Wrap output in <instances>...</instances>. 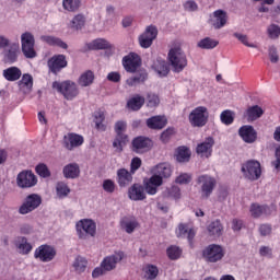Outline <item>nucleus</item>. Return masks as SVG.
<instances>
[{"label": "nucleus", "instance_id": "obj_58", "mask_svg": "<svg viewBox=\"0 0 280 280\" xmlns=\"http://www.w3.org/2000/svg\"><path fill=\"white\" fill-rule=\"evenodd\" d=\"M167 197L178 200L180 198V188L178 186H172L167 189Z\"/></svg>", "mask_w": 280, "mask_h": 280}, {"label": "nucleus", "instance_id": "obj_7", "mask_svg": "<svg viewBox=\"0 0 280 280\" xmlns=\"http://www.w3.org/2000/svg\"><path fill=\"white\" fill-rule=\"evenodd\" d=\"M52 89L61 93V95L69 101L74 100V97H78L80 94V90H78V85L73 81H55L52 82Z\"/></svg>", "mask_w": 280, "mask_h": 280}, {"label": "nucleus", "instance_id": "obj_40", "mask_svg": "<svg viewBox=\"0 0 280 280\" xmlns=\"http://www.w3.org/2000/svg\"><path fill=\"white\" fill-rule=\"evenodd\" d=\"M148 80V72L140 70L135 77L127 79L126 84L128 86H135L137 84H143Z\"/></svg>", "mask_w": 280, "mask_h": 280}, {"label": "nucleus", "instance_id": "obj_36", "mask_svg": "<svg viewBox=\"0 0 280 280\" xmlns=\"http://www.w3.org/2000/svg\"><path fill=\"white\" fill-rule=\"evenodd\" d=\"M207 229L211 237H220V235H222V232L224 231V226L222 225L220 219L212 221Z\"/></svg>", "mask_w": 280, "mask_h": 280}, {"label": "nucleus", "instance_id": "obj_47", "mask_svg": "<svg viewBox=\"0 0 280 280\" xmlns=\"http://www.w3.org/2000/svg\"><path fill=\"white\" fill-rule=\"evenodd\" d=\"M166 255H167L168 259H172L174 261L176 259H180V255H183V249H180V247H178L176 245H171L166 249Z\"/></svg>", "mask_w": 280, "mask_h": 280}, {"label": "nucleus", "instance_id": "obj_38", "mask_svg": "<svg viewBox=\"0 0 280 280\" xmlns=\"http://www.w3.org/2000/svg\"><path fill=\"white\" fill-rule=\"evenodd\" d=\"M176 161H178V163H189V159H191V151L189 150V148L183 145V147H178L176 149Z\"/></svg>", "mask_w": 280, "mask_h": 280}, {"label": "nucleus", "instance_id": "obj_25", "mask_svg": "<svg viewBox=\"0 0 280 280\" xmlns=\"http://www.w3.org/2000/svg\"><path fill=\"white\" fill-rule=\"evenodd\" d=\"M128 198L133 201L145 200V189L140 184H133L128 189Z\"/></svg>", "mask_w": 280, "mask_h": 280}, {"label": "nucleus", "instance_id": "obj_13", "mask_svg": "<svg viewBox=\"0 0 280 280\" xmlns=\"http://www.w3.org/2000/svg\"><path fill=\"white\" fill-rule=\"evenodd\" d=\"M47 65L49 72L54 73L55 75H58V73H60L62 69H66L69 62L67 61V56L54 55L50 59H48Z\"/></svg>", "mask_w": 280, "mask_h": 280}, {"label": "nucleus", "instance_id": "obj_59", "mask_svg": "<svg viewBox=\"0 0 280 280\" xmlns=\"http://www.w3.org/2000/svg\"><path fill=\"white\" fill-rule=\"evenodd\" d=\"M234 37L237 38L245 47H252L255 48L257 47L255 44L248 43V36L240 34V33H234Z\"/></svg>", "mask_w": 280, "mask_h": 280}, {"label": "nucleus", "instance_id": "obj_20", "mask_svg": "<svg viewBox=\"0 0 280 280\" xmlns=\"http://www.w3.org/2000/svg\"><path fill=\"white\" fill-rule=\"evenodd\" d=\"M213 145H215V140H213L211 137H208L203 142L197 145L196 152L200 156L209 159V156H211L213 153Z\"/></svg>", "mask_w": 280, "mask_h": 280}, {"label": "nucleus", "instance_id": "obj_16", "mask_svg": "<svg viewBox=\"0 0 280 280\" xmlns=\"http://www.w3.org/2000/svg\"><path fill=\"white\" fill-rule=\"evenodd\" d=\"M151 148L152 140L148 137H136L131 142V150L132 152H136V154H143L144 152H149Z\"/></svg>", "mask_w": 280, "mask_h": 280}, {"label": "nucleus", "instance_id": "obj_54", "mask_svg": "<svg viewBox=\"0 0 280 280\" xmlns=\"http://www.w3.org/2000/svg\"><path fill=\"white\" fill-rule=\"evenodd\" d=\"M174 135H176V129H174V127H168L161 133L160 139L162 143H170V140L172 137H174Z\"/></svg>", "mask_w": 280, "mask_h": 280}, {"label": "nucleus", "instance_id": "obj_42", "mask_svg": "<svg viewBox=\"0 0 280 280\" xmlns=\"http://www.w3.org/2000/svg\"><path fill=\"white\" fill-rule=\"evenodd\" d=\"M106 120V115L104 112L98 110L94 113V124L96 130H100L101 132H106V125L104 121Z\"/></svg>", "mask_w": 280, "mask_h": 280}, {"label": "nucleus", "instance_id": "obj_32", "mask_svg": "<svg viewBox=\"0 0 280 280\" xmlns=\"http://www.w3.org/2000/svg\"><path fill=\"white\" fill-rule=\"evenodd\" d=\"M86 49L82 51H93L95 49H110V43L104 38L94 39L85 45Z\"/></svg>", "mask_w": 280, "mask_h": 280}, {"label": "nucleus", "instance_id": "obj_5", "mask_svg": "<svg viewBox=\"0 0 280 280\" xmlns=\"http://www.w3.org/2000/svg\"><path fill=\"white\" fill-rule=\"evenodd\" d=\"M241 172L252 183L261 178V163L257 160H248L242 164Z\"/></svg>", "mask_w": 280, "mask_h": 280}, {"label": "nucleus", "instance_id": "obj_49", "mask_svg": "<svg viewBox=\"0 0 280 280\" xmlns=\"http://www.w3.org/2000/svg\"><path fill=\"white\" fill-rule=\"evenodd\" d=\"M57 196L59 198H67L71 194V189L65 182H58L56 186Z\"/></svg>", "mask_w": 280, "mask_h": 280}, {"label": "nucleus", "instance_id": "obj_57", "mask_svg": "<svg viewBox=\"0 0 280 280\" xmlns=\"http://www.w3.org/2000/svg\"><path fill=\"white\" fill-rule=\"evenodd\" d=\"M175 183L177 185H189V183H191V174L182 173L176 177Z\"/></svg>", "mask_w": 280, "mask_h": 280}, {"label": "nucleus", "instance_id": "obj_21", "mask_svg": "<svg viewBox=\"0 0 280 280\" xmlns=\"http://www.w3.org/2000/svg\"><path fill=\"white\" fill-rule=\"evenodd\" d=\"M21 47L19 43H13L9 46V49L3 50V62L5 65H14L19 60V51Z\"/></svg>", "mask_w": 280, "mask_h": 280}, {"label": "nucleus", "instance_id": "obj_52", "mask_svg": "<svg viewBox=\"0 0 280 280\" xmlns=\"http://www.w3.org/2000/svg\"><path fill=\"white\" fill-rule=\"evenodd\" d=\"M86 258L79 256L73 262V268L77 270V272H84L86 270Z\"/></svg>", "mask_w": 280, "mask_h": 280}, {"label": "nucleus", "instance_id": "obj_9", "mask_svg": "<svg viewBox=\"0 0 280 280\" xmlns=\"http://www.w3.org/2000/svg\"><path fill=\"white\" fill-rule=\"evenodd\" d=\"M43 205V197L38 194H31L25 197L23 203L19 208L20 215H27L32 211H36Z\"/></svg>", "mask_w": 280, "mask_h": 280}, {"label": "nucleus", "instance_id": "obj_18", "mask_svg": "<svg viewBox=\"0 0 280 280\" xmlns=\"http://www.w3.org/2000/svg\"><path fill=\"white\" fill-rule=\"evenodd\" d=\"M156 36H159V30H156V26H148L145 32L139 37L140 47H142L143 49L152 47V43L154 42V38H156Z\"/></svg>", "mask_w": 280, "mask_h": 280}, {"label": "nucleus", "instance_id": "obj_23", "mask_svg": "<svg viewBox=\"0 0 280 280\" xmlns=\"http://www.w3.org/2000/svg\"><path fill=\"white\" fill-rule=\"evenodd\" d=\"M151 172L153 174L152 176H158L160 180H163V178H170L172 176V165L167 162H162L153 166Z\"/></svg>", "mask_w": 280, "mask_h": 280}, {"label": "nucleus", "instance_id": "obj_62", "mask_svg": "<svg viewBox=\"0 0 280 280\" xmlns=\"http://www.w3.org/2000/svg\"><path fill=\"white\" fill-rule=\"evenodd\" d=\"M184 10L186 12H196L198 10V3L194 0H188L184 3Z\"/></svg>", "mask_w": 280, "mask_h": 280}, {"label": "nucleus", "instance_id": "obj_53", "mask_svg": "<svg viewBox=\"0 0 280 280\" xmlns=\"http://www.w3.org/2000/svg\"><path fill=\"white\" fill-rule=\"evenodd\" d=\"M36 174L40 176L42 178H49L51 176V172L49 171V167L46 166L45 163H40L35 167Z\"/></svg>", "mask_w": 280, "mask_h": 280}, {"label": "nucleus", "instance_id": "obj_15", "mask_svg": "<svg viewBox=\"0 0 280 280\" xmlns=\"http://www.w3.org/2000/svg\"><path fill=\"white\" fill-rule=\"evenodd\" d=\"M16 183L18 187L27 189L30 187H34L36 183H38V179L36 178V175L32 173V171H22L16 177Z\"/></svg>", "mask_w": 280, "mask_h": 280}, {"label": "nucleus", "instance_id": "obj_19", "mask_svg": "<svg viewBox=\"0 0 280 280\" xmlns=\"http://www.w3.org/2000/svg\"><path fill=\"white\" fill-rule=\"evenodd\" d=\"M161 185H163V180L159 176H151L149 179L144 180L143 189L149 196H156Z\"/></svg>", "mask_w": 280, "mask_h": 280}, {"label": "nucleus", "instance_id": "obj_2", "mask_svg": "<svg viewBox=\"0 0 280 280\" xmlns=\"http://www.w3.org/2000/svg\"><path fill=\"white\" fill-rule=\"evenodd\" d=\"M167 58L173 73H182L187 68V55L179 46L171 48Z\"/></svg>", "mask_w": 280, "mask_h": 280}, {"label": "nucleus", "instance_id": "obj_63", "mask_svg": "<svg viewBox=\"0 0 280 280\" xmlns=\"http://www.w3.org/2000/svg\"><path fill=\"white\" fill-rule=\"evenodd\" d=\"M258 231L262 237H266V236L270 235V233H272V225L261 224L259 226Z\"/></svg>", "mask_w": 280, "mask_h": 280}, {"label": "nucleus", "instance_id": "obj_64", "mask_svg": "<svg viewBox=\"0 0 280 280\" xmlns=\"http://www.w3.org/2000/svg\"><path fill=\"white\" fill-rule=\"evenodd\" d=\"M107 80L109 82H121V74H119V72H109L107 74Z\"/></svg>", "mask_w": 280, "mask_h": 280}, {"label": "nucleus", "instance_id": "obj_46", "mask_svg": "<svg viewBox=\"0 0 280 280\" xmlns=\"http://www.w3.org/2000/svg\"><path fill=\"white\" fill-rule=\"evenodd\" d=\"M220 45V42L206 37L198 43L200 49H215V46Z\"/></svg>", "mask_w": 280, "mask_h": 280}, {"label": "nucleus", "instance_id": "obj_27", "mask_svg": "<svg viewBox=\"0 0 280 280\" xmlns=\"http://www.w3.org/2000/svg\"><path fill=\"white\" fill-rule=\"evenodd\" d=\"M135 173H132L131 171H128L126 168H119L117 171V176H116V180L119 185V187H128V185H130V183H132V175Z\"/></svg>", "mask_w": 280, "mask_h": 280}, {"label": "nucleus", "instance_id": "obj_31", "mask_svg": "<svg viewBox=\"0 0 280 280\" xmlns=\"http://www.w3.org/2000/svg\"><path fill=\"white\" fill-rule=\"evenodd\" d=\"M19 89L24 91V93H31L34 88V78L30 73L22 75V79L18 82Z\"/></svg>", "mask_w": 280, "mask_h": 280}, {"label": "nucleus", "instance_id": "obj_33", "mask_svg": "<svg viewBox=\"0 0 280 280\" xmlns=\"http://www.w3.org/2000/svg\"><path fill=\"white\" fill-rule=\"evenodd\" d=\"M143 104H145V97L136 94L128 100L127 108H129V110H141V108H143Z\"/></svg>", "mask_w": 280, "mask_h": 280}, {"label": "nucleus", "instance_id": "obj_28", "mask_svg": "<svg viewBox=\"0 0 280 280\" xmlns=\"http://www.w3.org/2000/svg\"><path fill=\"white\" fill-rule=\"evenodd\" d=\"M252 218H261V215H270V207L268 205L252 203L249 208Z\"/></svg>", "mask_w": 280, "mask_h": 280}, {"label": "nucleus", "instance_id": "obj_24", "mask_svg": "<svg viewBox=\"0 0 280 280\" xmlns=\"http://www.w3.org/2000/svg\"><path fill=\"white\" fill-rule=\"evenodd\" d=\"M147 126L150 130H163L167 126V118L165 116H153L147 119Z\"/></svg>", "mask_w": 280, "mask_h": 280}, {"label": "nucleus", "instance_id": "obj_51", "mask_svg": "<svg viewBox=\"0 0 280 280\" xmlns=\"http://www.w3.org/2000/svg\"><path fill=\"white\" fill-rule=\"evenodd\" d=\"M85 23L86 19L84 18V15L78 14L72 19L70 27L72 30H82Z\"/></svg>", "mask_w": 280, "mask_h": 280}, {"label": "nucleus", "instance_id": "obj_11", "mask_svg": "<svg viewBox=\"0 0 280 280\" xmlns=\"http://www.w3.org/2000/svg\"><path fill=\"white\" fill-rule=\"evenodd\" d=\"M77 233L80 240H86V235L95 237L97 225L91 219H82L75 224Z\"/></svg>", "mask_w": 280, "mask_h": 280}, {"label": "nucleus", "instance_id": "obj_30", "mask_svg": "<svg viewBox=\"0 0 280 280\" xmlns=\"http://www.w3.org/2000/svg\"><path fill=\"white\" fill-rule=\"evenodd\" d=\"M152 69L160 75V78H167L170 74V63L167 61L158 59L153 62Z\"/></svg>", "mask_w": 280, "mask_h": 280}, {"label": "nucleus", "instance_id": "obj_39", "mask_svg": "<svg viewBox=\"0 0 280 280\" xmlns=\"http://www.w3.org/2000/svg\"><path fill=\"white\" fill-rule=\"evenodd\" d=\"M214 19H215L213 23L214 30H222V27L226 25L228 16L225 11L223 10L214 11Z\"/></svg>", "mask_w": 280, "mask_h": 280}, {"label": "nucleus", "instance_id": "obj_35", "mask_svg": "<svg viewBox=\"0 0 280 280\" xmlns=\"http://www.w3.org/2000/svg\"><path fill=\"white\" fill-rule=\"evenodd\" d=\"M65 178H79L80 177V165L78 163H70L63 167Z\"/></svg>", "mask_w": 280, "mask_h": 280}, {"label": "nucleus", "instance_id": "obj_17", "mask_svg": "<svg viewBox=\"0 0 280 280\" xmlns=\"http://www.w3.org/2000/svg\"><path fill=\"white\" fill-rule=\"evenodd\" d=\"M83 143L84 137L74 132H69L68 135L63 136L62 139V147L70 152L72 150H75V148H80V145H82Z\"/></svg>", "mask_w": 280, "mask_h": 280}, {"label": "nucleus", "instance_id": "obj_10", "mask_svg": "<svg viewBox=\"0 0 280 280\" xmlns=\"http://www.w3.org/2000/svg\"><path fill=\"white\" fill-rule=\"evenodd\" d=\"M56 255H58L56 247L48 244L38 246L34 252V258L42 261V264H49V261H54L56 259Z\"/></svg>", "mask_w": 280, "mask_h": 280}, {"label": "nucleus", "instance_id": "obj_41", "mask_svg": "<svg viewBox=\"0 0 280 280\" xmlns=\"http://www.w3.org/2000/svg\"><path fill=\"white\" fill-rule=\"evenodd\" d=\"M93 82H95V73L91 70L83 72L78 80L79 86H91Z\"/></svg>", "mask_w": 280, "mask_h": 280}, {"label": "nucleus", "instance_id": "obj_48", "mask_svg": "<svg viewBox=\"0 0 280 280\" xmlns=\"http://www.w3.org/2000/svg\"><path fill=\"white\" fill-rule=\"evenodd\" d=\"M22 255H30L32 253V244L27 242L25 236L20 237V243L16 245Z\"/></svg>", "mask_w": 280, "mask_h": 280}, {"label": "nucleus", "instance_id": "obj_37", "mask_svg": "<svg viewBox=\"0 0 280 280\" xmlns=\"http://www.w3.org/2000/svg\"><path fill=\"white\" fill-rule=\"evenodd\" d=\"M120 226L126 231V233H135V229L139 226V222L135 218L125 217L120 221Z\"/></svg>", "mask_w": 280, "mask_h": 280}, {"label": "nucleus", "instance_id": "obj_43", "mask_svg": "<svg viewBox=\"0 0 280 280\" xmlns=\"http://www.w3.org/2000/svg\"><path fill=\"white\" fill-rule=\"evenodd\" d=\"M246 115L249 121H255L256 119H259L261 115H264V109L258 105H254L246 110Z\"/></svg>", "mask_w": 280, "mask_h": 280}, {"label": "nucleus", "instance_id": "obj_60", "mask_svg": "<svg viewBox=\"0 0 280 280\" xmlns=\"http://www.w3.org/2000/svg\"><path fill=\"white\" fill-rule=\"evenodd\" d=\"M103 189L107 194H113L115 191V182H113L112 179H105L103 182Z\"/></svg>", "mask_w": 280, "mask_h": 280}, {"label": "nucleus", "instance_id": "obj_1", "mask_svg": "<svg viewBox=\"0 0 280 280\" xmlns=\"http://www.w3.org/2000/svg\"><path fill=\"white\" fill-rule=\"evenodd\" d=\"M124 257H126V254H124V252L121 250L116 252L114 255L106 256L101 262V267H96L93 270V279H97L98 277H102V275H106V272L115 270L117 268V264H119V261H121Z\"/></svg>", "mask_w": 280, "mask_h": 280}, {"label": "nucleus", "instance_id": "obj_56", "mask_svg": "<svg viewBox=\"0 0 280 280\" xmlns=\"http://www.w3.org/2000/svg\"><path fill=\"white\" fill-rule=\"evenodd\" d=\"M147 100H148L147 105L149 108H156V106L161 104V100L156 94H152V93L148 94Z\"/></svg>", "mask_w": 280, "mask_h": 280}, {"label": "nucleus", "instance_id": "obj_6", "mask_svg": "<svg viewBox=\"0 0 280 280\" xmlns=\"http://www.w3.org/2000/svg\"><path fill=\"white\" fill-rule=\"evenodd\" d=\"M202 258L207 264H218V261H222L224 259V247L219 244H210L202 249Z\"/></svg>", "mask_w": 280, "mask_h": 280}, {"label": "nucleus", "instance_id": "obj_22", "mask_svg": "<svg viewBox=\"0 0 280 280\" xmlns=\"http://www.w3.org/2000/svg\"><path fill=\"white\" fill-rule=\"evenodd\" d=\"M238 135L245 143H255L257 141V130L250 125H244L238 129Z\"/></svg>", "mask_w": 280, "mask_h": 280}, {"label": "nucleus", "instance_id": "obj_4", "mask_svg": "<svg viewBox=\"0 0 280 280\" xmlns=\"http://www.w3.org/2000/svg\"><path fill=\"white\" fill-rule=\"evenodd\" d=\"M188 121L192 128H205L209 124V109L206 106L194 108L188 116Z\"/></svg>", "mask_w": 280, "mask_h": 280}, {"label": "nucleus", "instance_id": "obj_14", "mask_svg": "<svg viewBox=\"0 0 280 280\" xmlns=\"http://www.w3.org/2000/svg\"><path fill=\"white\" fill-rule=\"evenodd\" d=\"M122 67L127 73H137V69L141 67V57L136 52H130L122 58Z\"/></svg>", "mask_w": 280, "mask_h": 280}, {"label": "nucleus", "instance_id": "obj_50", "mask_svg": "<svg viewBox=\"0 0 280 280\" xmlns=\"http://www.w3.org/2000/svg\"><path fill=\"white\" fill-rule=\"evenodd\" d=\"M144 277L149 280L156 279V277H159V267L154 265H147L144 267Z\"/></svg>", "mask_w": 280, "mask_h": 280}, {"label": "nucleus", "instance_id": "obj_26", "mask_svg": "<svg viewBox=\"0 0 280 280\" xmlns=\"http://www.w3.org/2000/svg\"><path fill=\"white\" fill-rule=\"evenodd\" d=\"M22 75L23 72L16 66L9 67L2 71V77L7 82H18V80H21Z\"/></svg>", "mask_w": 280, "mask_h": 280}, {"label": "nucleus", "instance_id": "obj_29", "mask_svg": "<svg viewBox=\"0 0 280 280\" xmlns=\"http://www.w3.org/2000/svg\"><path fill=\"white\" fill-rule=\"evenodd\" d=\"M40 40H43V43H46L50 47H60L61 49H69V45H67V43H65L59 37L43 35L40 36Z\"/></svg>", "mask_w": 280, "mask_h": 280}, {"label": "nucleus", "instance_id": "obj_12", "mask_svg": "<svg viewBox=\"0 0 280 280\" xmlns=\"http://www.w3.org/2000/svg\"><path fill=\"white\" fill-rule=\"evenodd\" d=\"M22 43V54H24L25 58H36V49H34V45H36V40L34 39V35L30 32L23 33L21 35Z\"/></svg>", "mask_w": 280, "mask_h": 280}, {"label": "nucleus", "instance_id": "obj_44", "mask_svg": "<svg viewBox=\"0 0 280 280\" xmlns=\"http://www.w3.org/2000/svg\"><path fill=\"white\" fill-rule=\"evenodd\" d=\"M63 10L68 12H78L80 5H82L81 0H62Z\"/></svg>", "mask_w": 280, "mask_h": 280}, {"label": "nucleus", "instance_id": "obj_61", "mask_svg": "<svg viewBox=\"0 0 280 280\" xmlns=\"http://www.w3.org/2000/svg\"><path fill=\"white\" fill-rule=\"evenodd\" d=\"M142 165V161L140 158H133L130 163V172L131 174H136L137 170H139Z\"/></svg>", "mask_w": 280, "mask_h": 280}, {"label": "nucleus", "instance_id": "obj_45", "mask_svg": "<svg viewBox=\"0 0 280 280\" xmlns=\"http://www.w3.org/2000/svg\"><path fill=\"white\" fill-rule=\"evenodd\" d=\"M220 120L224 126H231L235 121V113L231 109H225L221 113Z\"/></svg>", "mask_w": 280, "mask_h": 280}, {"label": "nucleus", "instance_id": "obj_3", "mask_svg": "<svg viewBox=\"0 0 280 280\" xmlns=\"http://www.w3.org/2000/svg\"><path fill=\"white\" fill-rule=\"evenodd\" d=\"M197 185L200 186V199L209 200V198H211V194H213V190L218 185V180L211 175L203 174L197 177Z\"/></svg>", "mask_w": 280, "mask_h": 280}, {"label": "nucleus", "instance_id": "obj_55", "mask_svg": "<svg viewBox=\"0 0 280 280\" xmlns=\"http://www.w3.org/2000/svg\"><path fill=\"white\" fill-rule=\"evenodd\" d=\"M267 34L271 40H277L280 36V26L277 24H270L267 28Z\"/></svg>", "mask_w": 280, "mask_h": 280}, {"label": "nucleus", "instance_id": "obj_34", "mask_svg": "<svg viewBox=\"0 0 280 280\" xmlns=\"http://www.w3.org/2000/svg\"><path fill=\"white\" fill-rule=\"evenodd\" d=\"M178 235L180 237H187L190 246H194V237H196V230L189 229L187 224L180 223L178 225Z\"/></svg>", "mask_w": 280, "mask_h": 280}, {"label": "nucleus", "instance_id": "obj_8", "mask_svg": "<svg viewBox=\"0 0 280 280\" xmlns=\"http://www.w3.org/2000/svg\"><path fill=\"white\" fill-rule=\"evenodd\" d=\"M127 128L128 125L124 120H118L114 126L116 137L113 142V148H116L119 152L124 150V145H127L129 141L128 135H126Z\"/></svg>", "mask_w": 280, "mask_h": 280}]
</instances>
